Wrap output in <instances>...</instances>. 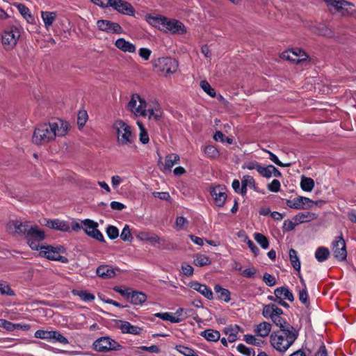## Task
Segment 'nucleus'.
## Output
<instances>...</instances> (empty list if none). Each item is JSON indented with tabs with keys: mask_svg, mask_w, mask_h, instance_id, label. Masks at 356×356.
<instances>
[{
	"mask_svg": "<svg viewBox=\"0 0 356 356\" xmlns=\"http://www.w3.org/2000/svg\"><path fill=\"white\" fill-rule=\"evenodd\" d=\"M332 250L335 258L339 261H344L347 257L346 243L342 236H337L332 244Z\"/></svg>",
	"mask_w": 356,
	"mask_h": 356,
	"instance_id": "nucleus-10",
	"label": "nucleus"
},
{
	"mask_svg": "<svg viewBox=\"0 0 356 356\" xmlns=\"http://www.w3.org/2000/svg\"><path fill=\"white\" fill-rule=\"evenodd\" d=\"M282 58L296 64H300L306 62L308 56L303 51L296 49L283 52Z\"/></svg>",
	"mask_w": 356,
	"mask_h": 356,
	"instance_id": "nucleus-12",
	"label": "nucleus"
},
{
	"mask_svg": "<svg viewBox=\"0 0 356 356\" xmlns=\"http://www.w3.org/2000/svg\"><path fill=\"white\" fill-rule=\"evenodd\" d=\"M128 299L132 304L141 305L146 301L147 296L142 292L133 291L129 293Z\"/></svg>",
	"mask_w": 356,
	"mask_h": 356,
	"instance_id": "nucleus-27",
	"label": "nucleus"
},
{
	"mask_svg": "<svg viewBox=\"0 0 356 356\" xmlns=\"http://www.w3.org/2000/svg\"><path fill=\"white\" fill-rule=\"evenodd\" d=\"M52 341H58L64 345L69 343L67 339L57 331H54L52 335Z\"/></svg>",
	"mask_w": 356,
	"mask_h": 356,
	"instance_id": "nucleus-55",
	"label": "nucleus"
},
{
	"mask_svg": "<svg viewBox=\"0 0 356 356\" xmlns=\"http://www.w3.org/2000/svg\"><path fill=\"white\" fill-rule=\"evenodd\" d=\"M82 229L86 234L100 242H105L102 232L97 229L98 223L90 220L86 219L81 221Z\"/></svg>",
	"mask_w": 356,
	"mask_h": 356,
	"instance_id": "nucleus-9",
	"label": "nucleus"
},
{
	"mask_svg": "<svg viewBox=\"0 0 356 356\" xmlns=\"http://www.w3.org/2000/svg\"><path fill=\"white\" fill-rule=\"evenodd\" d=\"M317 216L315 213L310 212H302L298 213L294 217V220L296 224L304 223L316 219Z\"/></svg>",
	"mask_w": 356,
	"mask_h": 356,
	"instance_id": "nucleus-26",
	"label": "nucleus"
},
{
	"mask_svg": "<svg viewBox=\"0 0 356 356\" xmlns=\"http://www.w3.org/2000/svg\"><path fill=\"white\" fill-rule=\"evenodd\" d=\"M159 66L162 72L167 74L175 73L178 67L177 61L172 58H161L158 60Z\"/></svg>",
	"mask_w": 356,
	"mask_h": 356,
	"instance_id": "nucleus-15",
	"label": "nucleus"
},
{
	"mask_svg": "<svg viewBox=\"0 0 356 356\" xmlns=\"http://www.w3.org/2000/svg\"><path fill=\"white\" fill-rule=\"evenodd\" d=\"M274 295H275L277 298L281 297L284 299H287L291 302H293L294 300L293 293L289 291V289L287 287L285 286L277 288L274 291Z\"/></svg>",
	"mask_w": 356,
	"mask_h": 356,
	"instance_id": "nucleus-29",
	"label": "nucleus"
},
{
	"mask_svg": "<svg viewBox=\"0 0 356 356\" xmlns=\"http://www.w3.org/2000/svg\"><path fill=\"white\" fill-rule=\"evenodd\" d=\"M189 286L193 290H195L200 293L202 295H203L209 300H212L213 298V292L205 284H202L197 282H191L189 283Z\"/></svg>",
	"mask_w": 356,
	"mask_h": 356,
	"instance_id": "nucleus-21",
	"label": "nucleus"
},
{
	"mask_svg": "<svg viewBox=\"0 0 356 356\" xmlns=\"http://www.w3.org/2000/svg\"><path fill=\"white\" fill-rule=\"evenodd\" d=\"M179 161V156L177 154H170L165 158V163L162 162L161 157L159 158V165L161 163L163 166L161 169L163 171H171L173 165Z\"/></svg>",
	"mask_w": 356,
	"mask_h": 356,
	"instance_id": "nucleus-20",
	"label": "nucleus"
},
{
	"mask_svg": "<svg viewBox=\"0 0 356 356\" xmlns=\"http://www.w3.org/2000/svg\"><path fill=\"white\" fill-rule=\"evenodd\" d=\"M273 165H268L266 167L260 166L258 172L264 177L270 178L272 176Z\"/></svg>",
	"mask_w": 356,
	"mask_h": 356,
	"instance_id": "nucleus-49",
	"label": "nucleus"
},
{
	"mask_svg": "<svg viewBox=\"0 0 356 356\" xmlns=\"http://www.w3.org/2000/svg\"><path fill=\"white\" fill-rule=\"evenodd\" d=\"M57 17L56 12L41 11V17L44 23L45 28H49L53 24Z\"/></svg>",
	"mask_w": 356,
	"mask_h": 356,
	"instance_id": "nucleus-30",
	"label": "nucleus"
},
{
	"mask_svg": "<svg viewBox=\"0 0 356 356\" xmlns=\"http://www.w3.org/2000/svg\"><path fill=\"white\" fill-rule=\"evenodd\" d=\"M200 87L202 89L211 97L216 96L215 90L211 86V85L205 80L200 81Z\"/></svg>",
	"mask_w": 356,
	"mask_h": 356,
	"instance_id": "nucleus-48",
	"label": "nucleus"
},
{
	"mask_svg": "<svg viewBox=\"0 0 356 356\" xmlns=\"http://www.w3.org/2000/svg\"><path fill=\"white\" fill-rule=\"evenodd\" d=\"M147 115H148L150 120H154L155 121L159 120L162 115V112L158 106L153 108H149L147 111Z\"/></svg>",
	"mask_w": 356,
	"mask_h": 356,
	"instance_id": "nucleus-43",
	"label": "nucleus"
},
{
	"mask_svg": "<svg viewBox=\"0 0 356 356\" xmlns=\"http://www.w3.org/2000/svg\"><path fill=\"white\" fill-rule=\"evenodd\" d=\"M254 239L261 245L262 248L266 249L268 248V241L267 238L262 234L255 233Z\"/></svg>",
	"mask_w": 356,
	"mask_h": 356,
	"instance_id": "nucleus-47",
	"label": "nucleus"
},
{
	"mask_svg": "<svg viewBox=\"0 0 356 356\" xmlns=\"http://www.w3.org/2000/svg\"><path fill=\"white\" fill-rule=\"evenodd\" d=\"M109 6L124 15H134L135 9L131 4L122 0H110Z\"/></svg>",
	"mask_w": 356,
	"mask_h": 356,
	"instance_id": "nucleus-14",
	"label": "nucleus"
},
{
	"mask_svg": "<svg viewBox=\"0 0 356 356\" xmlns=\"http://www.w3.org/2000/svg\"><path fill=\"white\" fill-rule=\"evenodd\" d=\"M300 186L305 191H312L314 187V181L312 178L302 176Z\"/></svg>",
	"mask_w": 356,
	"mask_h": 356,
	"instance_id": "nucleus-40",
	"label": "nucleus"
},
{
	"mask_svg": "<svg viewBox=\"0 0 356 356\" xmlns=\"http://www.w3.org/2000/svg\"><path fill=\"white\" fill-rule=\"evenodd\" d=\"M289 258L290 261L291 263L292 266L296 270L300 271V261L297 255V252L294 249H291L289 250Z\"/></svg>",
	"mask_w": 356,
	"mask_h": 356,
	"instance_id": "nucleus-41",
	"label": "nucleus"
},
{
	"mask_svg": "<svg viewBox=\"0 0 356 356\" xmlns=\"http://www.w3.org/2000/svg\"><path fill=\"white\" fill-rule=\"evenodd\" d=\"M155 316L159 317L164 321H168L173 323H179L184 319L182 317L175 316L168 312L156 313L155 314Z\"/></svg>",
	"mask_w": 356,
	"mask_h": 356,
	"instance_id": "nucleus-35",
	"label": "nucleus"
},
{
	"mask_svg": "<svg viewBox=\"0 0 356 356\" xmlns=\"http://www.w3.org/2000/svg\"><path fill=\"white\" fill-rule=\"evenodd\" d=\"M175 348L184 356H199L194 350L187 346L177 345Z\"/></svg>",
	"mask_w": 356,
	"mask_h": 356,
	"instance_id": "nucleus-45",
	"label": "nucleus"
},
{
	"mask_svg": "<svg viewBox=\"0 0 356 356\" xmlns=\"http://www.w3.org/2000/svg\"><path fill=\"white\" fill-rule=\"evenodd\" d=\"M25 237L30 248L37 250L40 247L39 243L44 239L45 235L44 231L39 229L38 226H33L30 224Z\"/></svg>",
	"mask_w": 356,
	"mask_h": 356,
	"instance_id": "nucleus-4",
	"label": "nucleus"
},
{
	"mask_svg": "<svg viewBox=\"0 0 356 356\" xmlns=\"http://www.w3.org/2000/svg\"><path fill=\"white\" fill-rule=\"evenodd\" d=\"M152 195L162 200L169 201L170 200V196L168 192H153Z\"/></svg>",
	"mask_w": 356,
	"mask_h": 356,
	"instance_id": "nucleus-63",
	"label": "nucleus"
},
{
	"mask_svg": "<svg viewBox=\"0 0 356 356\" xmlns=\"http://www.w3.org/2000/svg\"><path fill=\"white\" fill-rule=\"evenodd\" d=\"M30 225V222H22L19 220H10L7 224L8 232L13 235H24L26 233V230Z\"/></svg>",
	"mask_w": 356,
	"mask_h": 356,
	"instance_id": "nucleus-13",
	"label": "nucleus"
},
{
	"mask_svg": "<svg viewBox=\"0 0 356 356\" xmlns=\"http://www.w3.org/2000/svg\"><path fill=\"white\" fill-rule=\"evenodd\" d=\"M92 348L97 352L106 353L111 350H119L122 346L109 337H102L96 339Z\"/></svg>",
	"mask_w": 356,
	"mask_h": 356,
	"instance_id": "nucleus-5",
	"label": "nucleus"
},
{
	"mask_svg": "<svg viewBox=\"0 0 356 356\" xmlns=\"http://www.w3.org/2000/svg\"><path fill=\"white\" fill-rule=\"evenodd\" d=\"M0 293L2 295H8L10 296H15L14 291L9 286V285L3 284L0 281Z\"/></svg>",
	"mask_w": 356,
	"mask_h": 356,
	"instance_id": "nucleus-54",
	"label": "nucleus"
},
{
	"mask_svg": "<svg viewBox=\"0 0 356 356\" xmlns=\"http://www.w3.org/2000/svg\"><path fill=\"white\" fill-rule=\"evenodd\" d=\"M225 188L220 186L214 187L211 191V195L213 198L215 204L218 207H222L227 199Z\"/></svg>",
	"mask_w": 356,
	"mask_h": 356,
	"instance_id": "nucleus-18",
	"label": "nucleus"
},
{
	"mask_svg": "<svg viewBox=\"0 0 356 356\" xmlns=\"http://www.w3.org/2000/svg\"><path fill=\"white\" fill-rule=\"evenodd\" d=\"M113 129L116 131L117 143L121 146H130L133 144L134 136L131 127L121 120L114 122Z\"/></svg>",
	"mask_w": 356,
	"mask_h": 356,
	"instance_id": "nucleus-3",
	"label": "nucleus"
},
{
	"mask_svg": "<svg viewBox=\"0 0 356 356\" xmlns=\"http://www.w3.org/2000/svg\"><path fill=\"white\" fill-rule=\"evenodd\" d=\"M146 18H147V22L149 24H151L154 26L160 28L161 25L162 26H163V24H164L166 17H161V16H152V15H149L146 16Z\"/></svg>",
	"mask_w": 356,
	"mask_h": 356,
	"instance_id": "nucleus-37",
	"label": "nucleus"
},
{
	"mask_svg": "<svg viewBox=\"0 0 356 356\" xmlns=\"http://www.w3.org/2000/svg\"><path fill=\"white\" fill-rule=\"evenodd\" d=\"M17 8L21 15L29 23H33L34 17L32 16L29 9L26 6L22 3H18L17 5Z\"/></svg>",
	"mask_w": 356,
	"mask_h": 356,
	"instance_id": "nucleus-34",
	"label": "nucleus"
},
{
	"mask_svg": "<svg viewBox=\"0 0 356 356\" xmlns=\"http://www.w3.org/2000/svg\"><path fill=\"white\" fill-rule=\"evenodd\" d=\"M69 124L61 120L38 125L33 132L32 142L37 145H46L55 140L56 137L66 135Z\"/></svg>",
	"mask_w": 356,
	"mask_h": 356,
	"instance_id": "nucleus-1",
	"label": "nucleus"
},
{
	"mask_svg": "<svg viewBox=\"0 0 356 356\" xmlns=\"http://www.w3.org/2000/svg\"><path fill=\"white\" fill-rule=\"evenodd\" d=\"M307 298H308V294H307L306 286H305V288L302 290L300 291V292H299V300L302 304L307 306V305H308Z\"/></svg>",
	"mask_w": 356,
	"mask_h": 356,
	"instance_id": "nucleus-62",
	"label": "nucleus"
},
{
	"mask_svg": "<svg viewBox=\"0 0 356 356\" xmlns=\"http://www.w3.org/2000/svg\"><path fill=\"white\" fill-rule=\"evenodd\" d=\"M266 318H270L273 323L280 327V330L284 329H292L293 328L289 323H288L283 318L280 316H275L270 314V316H263Z\"/></svg>",
	"mask_w": 356,
	"mask_h": 356,
	"instance_id": "nucleus-24",
	"label": "nucleus"
},
{
	"mask_svg": "<svg viewBox=\"0 0 356 356\" xmlns=\"http://www.w3.org/2000/svg\"><path fill=\"white\" fill-rule=\"evenodd\" d=\"M237 350L240 353H241L247 356H254V354H255L253 348L246 347L245 345H243L242 343H240L237 346Z\"/></svg>",
	"mask_w": 356,
	"mask_h": 356,
	"instance_id": "nucleus-53",
	"label": "nucleus"
},
{
	"mask_svg": "<svg viewBox=\"0 0 356 356\" xmlns=\"http://www.w3.org/2000/svg\"><path fill=\"white\" fill-rule=\"evenodd\" d=\"M214 291L218 295V298L225 301V302H228L230 300V292L227 289H224L221 287L219 284H216L214 286Z\"/></svg>",
	"mask_w": 356,
	"mask_h": 356,
	"instance_id": "nucleus-33",
	"label": "nucleus"
},
{
	"mask_svg": "<svg viewBox=\"0 0 356 356\" xmlns=\"http://www.w3.org/2000/svg\"><path fill=\"white\" fill-rule=\"evenodd\" d=\"M46 225L51 229L61 232H69L70 229L69 225L66 222L58 219L48 220Z\"/></svg>",
	"mask_w": 356,
	"mask_h": 356,
	"instance_id": "nucleus-22",
	"label": "nucleus"
},
{
	"mask_svg": "<svg viewBox=\"0 0 356 356\" xmlns=\"http://www.w3.org/2000/svg\"><path fill=\"white\" fill-rule=\"evenodd\" d=\"M263 280L265 282V284L268 286H273L276 284V280L275 277L268 273H265L264 274Z\"/></svg>",
	"mask_w": 356,
	"mask_h": 356,
	"instance_id": "nucleus-58",
	"label": "nucleus"
},
{
	"mask_svg": "<svg viewBox=\"0 0 356 356\" xmlns=\"http://www.w3.org/2000/svg\"><path fill=\"white\" fill-rule=\"evenodd\" d=\"M53 332H54V331H46V330H38L35 332L34 336L35 338H38V339L52 341Z\"/></svg>",
	"mask_w": 356,
	"mask_h": 356,
	"instance_id": "nucleus-46",
	"label": "nucleus"
},
{
	"mask_svg": "<svg viewBox=\"0 0 356 356\" xmlns=\"http://www.w3.org/2000/svg\"><path fill=\"white\" fill-rule=\"evenodd\" d=\"M270 191L277 193L280 189V182L277 179H273L267 186Z\"/></svg>",
	"mask_w": 356,
	"mask_h": 356,
	"instance_id": "nucleus-61",
	"label": "nucleus"
},
{
	"mask_svg": "<svg viewBox=\"0 0 356 356\" xmlns=\"http://www.w3.org/2000/svg\"><path fill=\"white\" fill-rule=\"evenodd\" d=\"M264 151L269 154V159L272 161L273 163H275L276 165L281 166V167H288L290 166V163H282L277 158V156L274 154L273 152L264 149Z\"/></svg>",
	"mask_w": 356,
	"mask_h": 356,
	"instance_id": "nucleus-56",
	"label": "nucleus"
},
{
	"mask_svg": "<svg viewBox=\"0 0 356 356\" xmlns=\"http://www.w3.org/2000/svg\"><path fill=\"white\" fill-rule=\"evenodd\" d=\"M163 27V29H165V31H168L173 34H182L186 32V29L184 24L176 19H169L165 18Z\"/></svg>",
	"mask_w": 356,
	"mask_h": 356,
	"instance_id": "nucleus-17",
	"label": "nucleus"
},
{
	"mask_svg": "<svg viewBox=\"0 0 356 356\" xmlns=\"http://www.w3.org/2000/svg\"><path fill=\"white\" fill-rule=\"evenodd\" d=\"M239 326L235 325L229 326L225 329V333L228 336V341L231 343L236 340V335L239 331Z\"/></svg>",
	"mask_w": 356,
	"mask_h": 356,
	"instance_id": "nucleus-36",
	"label": "nucleus"
},
{
	"mask_svg": "<svg viewBox=\"0 0 356 356\" xmlns=\"http://www.w3.org/2000/svg\"><path fill=\"white\" fill-rule=\"evenodd\" d=\"M122 332L123 333H129L132 334H140L142 329L138 326L132 325L130 323L127 321H124L120 326Z\"/></svg>",
	"mask_w": 356,
	"mask_h": 356,
	"instance_id": "nucleus-28",
	"label": "nucleus"
},
{
	"mask_svg": "<svg viewBox=\"0 0 356 356\" xmlns=\"http://www.w3.org/2000/svg\"><path fill=\"white\" fill-rule=\"evenodd\" d=\"M204 152L209 157L215 158L218 156V151L216 147L211 145L205 147Z\"/></svg>",
	"mask_w": 356,
	"mask_h": 356,
	"instance_id": "nucleus-59",
	"label": "nucleus"
},
{
	"mask_svg": "<svg viewBox=\"0 0 356 356\" xmlns=\"http://www.w3.org/2000/svg\"><path fill=\"white\" fill-rule=\"evenodd\" d=\"M120 237H121L122 240H123L124 241H131L132 240L133 238H132L129 227L127 225H126L124 226V227L123 228V229L121 232V234H120Z\"/></svg>",
	"mask_w": 356,
	"mask_h": 356,
	"instance_id": "nucleus-57",
	"label": "nucleus"
},
{
	"mask_svg": "<svg viewBox=\"0 0 356 356\" xmlns=\"http://www.w3.org/2000/svg\"><path fill=\"white\" fill-rule=\"evenodd\" d=\"M318 202H314L308 197H298L286 201V205L292 209H310L313 205H317Z\"/></svg>",
	"mask_w": 356,
	"mask_h": 356,
	"instance_id": "nucleus-11",
	"label": "nucleus"
},
{
	"mask_svg": "<svg viewBox=\"0 0 356 356\" xmlns=\"http://www.w3.org/2000/svg\"><path fill=\"white\" fill-rule=\"evenodd\" d=\"M19 37V31L15 26H12L9 30L4 31L1 36V42L3 47L6 49H13L17 44Z\"/></svg>",
	"mask_w": 356,
	"mask_h": 356,
	"instance_id": "nucleus-7",
	"label": "nucleus"
},
{
	"mask_svg": "<svg viewBox=\"0 0 356 356\" xmlns=\"http://www.w3.org/2000/svg\"><path fill=\"white\" fill-rule=\"evenodd\" d=\"M40 249V254L48 259L58 261L63 264L68 262V259L65 257L60 255V253L63 252L65 250L62 246L56 248L49 245L46 247H41Z\"/></svg>",
	"mask_w": 356,
	"mask_h": 356,
	"instance_id": "nucleus-6",
	"label": "nucleus"
},
{
	"mask_svg": "<svg viewBox=\"0 0 356 356\" xmlns=\"http://www.w3.org/2000/svg\"><path fill=\"white\" fill-rule=\"evenodd\" d=\"M74 295L79 296L81 300L86 302H90L95 299V296L87 291L83 290H73Z\"/></svg>",
	"mask_w": 356,
	"mask_h": 356,
	"instance_id": "nucleus-39",
	"label": "nucleus"
},
{
	"mask_svg": "<svg viewBox=\"0 0 356 356\" xmlns=\"http://www.w3.org/2000/svg\"><path fill=\"white\" fill-rule=\"evenodd\" d=\"M97 25L99 30L109 33H122V29L118 23L102 19L97 22Z\"/></svg>",
	"mask_w": 356,
	"mask_h": 356,
	"instance_id": "nucleus-16",
	"label": "nucleus"
},
{
	"mask_svg": "<svg viewBox=\"0 0 356 356\" xmlns=\"http://www.w3.org/2000/svg\"><path fill=\"white\" fill-rule=\"evenodd\" d=\"M330 7L335 8L337 10L344 8L348 5V2L344 0H324Z\"/></svg>",
	"mask_w": 356,
	"mask_h": 356,
	"instance_id": "nucleus-42",
	"label": "nucleus"
},
{
	"mask_svg": "<svg viewBox=\"0 0 356 356\" xmlns=\"http://www.w3.org/2000/svg\"><path fill=\"white\" fill-rule=\"evenodd\" d=\"M118 268H113L108 265H101L96 270L97 275L103 279H111L116 275Z\"/></svg>",
	"mask_w": 356,
	"mask_h": 356,
	"instance_id": "nucleus-19",
	"label": "nucleus"
},
{
	"mask_svg": "<svg viewBox=\"0 0 356 356\" xmlns=\"http://www.w3.org/2000/svg\"><path fill=\"white\" fill-rule=\"evenodd\" d=\"M140 128V140L143 144H147L149 142V136L141 122H138Z\"/></svg>",
	"mask_w": 356,
	"mask_h": 356,
	"instance_id": "nucleus-51",
	"label": "nucleus"
},
{
	"mask_svg": "<svg viewBox=\"0 0 356 356\" xmlns=\"http://www.w3.org/2000/svg\"><path fill=\"white\" fill-rule=\"evenodd\" d=\"M296 222H293L291 220H285L283 223V231L284 232H289L293 230L295 228L296 226Z\"/></svg>",
	"mask_w": 356,
	"mask_h": 356,
	"instance_id": "nucleus-64",
	"label": "nucleus"
},
{
	"mask_svg": "<svg viewBox=\"0 0 356 356\" xmlns=\"http://www.w3.org/2000/svg\"><path fill=\"white\" fill-rule=\"evenodd\" d=\"M88 119V115L86 111H81L78 114L77 124L80 127H83Z\"/></svg>",
	"mask_w": 356,
	"mask_h": 356,
	"instance_id": "nucleus-60",
	"label": "nucleus"
},
{
	"mask_svg": "<svg viewBox=\"0 0 356 356\" xmlns=\"http://www.w3.org/2000/svg\"><path fill=\"white\" fill-rule=\"evenodd\" d=\"M330 255V251L324 247L318 248L315 252V257L319 262L325 261Z\"/></svg>",
	"mask_w": 356,
	"mask_h": 356,
	"instance_id": "nucleus-38",
	"label": "nucleus"
},
{
	"mask_svg": "<svg viewBox=\"0 0 356 356\" xmlns=\"http://www.w3.org/2000/svg\"><path fill=\"white\" fill-rule=\"evenodd\" d=\"M128 108L136 116H146V102L138 94H134L128 103Z\"/></svg>",
	"mask_w": 356,
	"mask_h": 356,
	"instance_id": "nucleus-8",
	"label": "nucleus"
},
{
	"mask_svg": "<svg viewBox=\"0 0 356 356\" xmlns=\"http://www.w3.org/2000/svg\"><path fill=\"white\" fill-rule=\"evenodd\" d=\"M270 314L275 316H281L283 314L282 309L279 308L275 304L265 305L263 307L262 315L263 316H270Z\"/></svg>",
	"mask_w": 356,
	"mask_h": 356,
	"instance_id": "nucleus-25",
	"label": "nucleus"
},
{
	"mask_svg": "<svg viewBox=\"0 0 356 356\" xmlns=\"http://www.w3.org/2000/svg\"><path fill=\"white\" fill-rule=\"evenodd\" d=\"M271 330V325L266 321L261 322L257 325L254 332L260 337H267Z\"/></svg>",
	"mask_w": 356,
	"mask_h": 356,
	"instance_id": "nucleus-32",
	"label": "nucleus"
},
{
	"mask_svg": "<svg viewBox=\"0 0 356 356\" xmlns=\"http://www.w3.org/2000/svg\"><path fill=\"white\" fill-rule=\"evenodd\" d=\"M241 184H244L247 187H250V188H253L254 190H256L255 181L253 179V177L251 176H249V175L243 176V177L241 180Z\"/></svg>",
	"mask_w": 356,
	"mask_h": 356,
	"instance_id": "nucleus-52",
	"label": "nucleus"
},
{
	"mask_svg": "<svg viewBox=\"0 0 356 356\" xmlns=\"http://www.w3.org/2000/svg\"><path fill=\"white\" fill-rule=\"evenodd\" d=\"M279 332H273L270 335V343L272 346L280 352L286 351L296 341L298 333L294 328L280 330Z\"/></svg>",
	"mask_w": 356,
	"mask_h": 356,
	"instance_id": "nucleus-2",
	"label": "nucleus"
},
{
	"mask_svg": "<svg viewBox=\"0 0 356 356\" xmlns=\"http://www.w3.org/2000/svg\"><path fill=\"white\" fill-rule=\"evenodd\" d=\"M200 336L209 341H218L220 339V334L216 330L207 329L201 332Z\"/></svg>",
	"mask_w": 356,
	"mask_h": 356,
	"instance_id": "nucleus-31",
	"label": "nucleus"
},
{
	"mask_svg": "<svg viewBox=\"0 0 356 356\" xmlns=\"http://www.w3.org/2000/svg\"><path fill=\"white\" fill-rule=\"evenodd\" d=\"M115 47L124 52L134 53L136 51V47L124 38H119L115 41Z\"/></svg>",
	"mask_w": 356,
	"mask_h": 356,
	"instance_id": "nucleus-23",
	"label": "nucleus"
},
{
	"mask_svg": "<svg viewBox=\"0 0 356 356\" xmlns=\"http://www.w3.org/2000/svg\"><path fill=\"white\" fill-rule=\"evenodd\" d=\"M106 232L108 238L112 240L115 239L119 236L118 229L113 225L108 226Z\"/></svg>",
	"mask_w": 356,
	"mask_h": 356,
	"instance_id": "nucleus-50",
	"label": "nucleus"
},
{
	"mask_svg": "<svg viewBox=\"0 0 356 356\" xmlns=\"http://www.w3.org/2000/svg\"><path fill=\"white\" fill-rule=\"evenodd\" d=\"M193 264L197 266H203L211 264L209 257L204 254H197L194 259Z\"/></svg>",
	"mask_w": 356,
	"mask_h": 356,
	"instance_id": "nucleus-44",
	"label": "nucleus"
}]
</instances>
